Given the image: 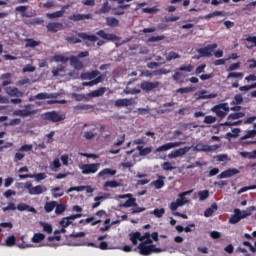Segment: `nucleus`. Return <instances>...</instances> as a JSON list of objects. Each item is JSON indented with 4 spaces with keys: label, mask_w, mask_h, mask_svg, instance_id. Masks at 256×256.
Wrapping results in <instances>:
<instances>
[{
    "label": "nucleus",
    "mask_w": 256,
    "mask_h": 256,
    "mask_svg": "<svg viewBox=\"0 0 256 256\" xmlns=\"http://www.w3.org/2000/svg\"><path fill=\"white\" fill-rule=\"evenodd\" d=\"M25 47H31V48H35V47H39V45H41V41H37L33 38H26L25 39Z\"/></svg>",
    "instance_id": "obj_34"
},
{
    "label": "nucleus",
    "mask_w": 256,
    "mask_h": 256,
    "mask_svg": "<svg viewBox=\"0 0 256 256\" xmlns=\"http://www.w3.org/2000/svg\"><path fill=\"white\" fill-rule=\"evenodd\" d=\"M65 41L72 45H77V43H81V39H79L75 36H68V37H66Z\"/></svg>",
    "instance_id": "obj_55"
},
{
    "label": "nucleus",
    "mask_w": 256,
    "mask_h": 256,
    "mask_svg": "<svg viewBox=\"0 0 256 256\" xmlns=\"http://www.w3.org/2000/svg\"><path fill=\"white\" fill-rule=\"evenodd\" d=\"M5 93L10 97H23V92L19 91L17 87H6Z\"/></svg>",
    "instance_id": "obj_24"
},
{
    "label": "nucleus",
    "mask_w": 256,
    "mask_h": 256,
    "mask_svg": "<svg viewBox=\"0 0 256 256\" xmlns=\"http://www.w3.org/2000/svg\"><path fill=\"white\" fill-rule=\"evenodd\" d=\"M191 148L185 146L184 148H179L174 151H172L170 154H168L169 159H177V157H183V155H187L189 153V150Z\"/></svg>",
    "instance_id": "obj_14"
},
{
    "label": "nucleus",
    "mask_w": 256,
    "mask_h": 256,
    "mask_svg": "<svg viewBox=\"0 0 256 256\" xmlns=\"http://www.w3.org/2000/svg\"><path fill=\"white\" fill-rule=\"evenodd\" d=\"M161 167L163 171H173L176 169L175 162H163Z\"/></svg>",
    "instance_id": "obj_44"
},
{
    "label": "nucleus",
    "mask_w": 256,
    "mask_h": 256,
    "mask_svg": "<svg viewBox=\"0 0 256 256\" xmlns=\"http://www.w3.org/2000/svg\"><path fill=\"white\" fill-rule=\"evenodd\" d=\"M254 137H256V130H248L240 139L241 141H245V139H253Z\"/></svg>",
    "instance_id": "obj_53"
},
{
    "label": "nucleus",
    "mask_w": 256,
    "mask_h": 256,
    "mask_svg": "<svg viewBox=\"0 0 256 256\" xmlns=\"http://www.w3.org/2000/svg\"><path fill=\"white\" fill-rule=\"evenodd\" d=\"M217 49V43L209 44L203 48L197 50L200 57H213V51Z\"/></svg>",
    "instance_id": "obj_10"
},
{
    "label": "nucleus",
    "mask_w": 256,
    "mask_h": 256,
    "mask_svg": "<svg viewBox=\"0 0 256 256\" xmlns=\"http://www.w3.org/2000/svg\"><path fill=\"white\" fill-rule=\"evenodd\" d=\"M16 209L18 211H29V213H37V210L34 207H31L25 203L18 204Z\"/></svg>",
    "instance_id": "obj_30"
},
{
    "label": "nucleus",
    "mask_w": 256,
    "mask_h": 256,
    "mask_svg": "<svg viewBox=\"0 0 256 256\" xmlns=\"http://www.w3.org/2000/svg\"><path fill=\"white\" fill-rule=\"evenodd\" d=\"M152 184L156 189H163L165 187V176H159L156 181H153Z\"/></svg>",
    "instance_id": "obj_35"
},
{
    "label": "nucleus",
    "mask_w": 256,
    "mask_h": 256,
    "mask_svg": "<svg viewBox=\"0 0 256 256\" xmlns=\"http://www.w3.org/2000/svg\"><path fill=\"white\" fill-rule=\"evenodd\" d=\"M96 35H98V37H101V39H105V41H121V37L115 34L106 33L105 30L97 31Z\"/></svg>",
    "instance_id": "obj_13"
},
{
    "label": "nucleus",
    "mask_w": 256,
    "mask_h": 256,
    "mask_svg": "<svg viewBox=\"0 0 256 256\" xmlns=\"http://www.w3.org/2000/svg\"><path fill=\"white\" fill-rule=\"evenodd\" d=\"M160 86H161V82L159 81H154V82L144 81V82H141L140 89H142V91H145V93H150V91H153L154 89H159Z\"/></svg>",
    "instance_id": "obj_11"
},
{
    "label": "nucleus",
    "mask_w": 256,
    "mask_h": 256,
    "mask_svg": "<svg viewBox=\"0 0 256 256\" xmlns=\"http://www.w3.org/2000/svg\"><path fill=\"white\" fill-rule=\"evenodd\" d=\"M41 117L44 121H51V123H59L61 121H65V115L59 114L57 111L42 113Z\"/></svg>",
    "instance_id": "obj_2"
},
{
    "label": "nucleus",
    "mask_w": 256,
    "mask_h": 256,
    "mask_svg": "<svg viewBox=\"0 0 256 256\" xmlns=\"http://www.w3.org/2000/svg\"><path fill=\"white\" fill-rule=\"evenodd\" d=\"M217 93L207 94V90H202L199 93V99H215Z\"/></svg>",
    "instance_id": "obj_38"
},
{
    "label": "nucleus",
    "mask_w": 256,
    "mask_h": 256,
    "mask_svg": "<svg viewBox=\"0 0 256 256\" xmlns=\"http://www.w3.org/2000/svg\"><path fill=\"white\" fill-rule=\"evenodd\" d=\"M141 243H144L145 245H151L153 241H159V233L158 232H153L152 234L150 232L144 233L142 235Z\"/></svg>",
    "instance_id": "obj_12"
},
{
    "label": "nucleus",
    "mask_w": 256,
    "mask_h": 256,
    "mask_svg": "<svg viewBox=\"0 0 256 256\" xmlns=\"http://www.w3.org/2000/svg\"><path fill=\"white\" fill-rule=\"evenodd\" d=\"M70 65L71 67H74L77 71H81L85 66L83 65V62L79 60V57L77 56H70L69 57Z\"/></svg>",
    "instance_id": "obj_17"
},
{
    "label": "nucleus",
    "mask_w": 256,
    "mask_h": 256,
    "mask_svg": "<svg viewBox=\"0 0 256 256\" xmlns=\"http://www.w3.org/2000/svg\"><path fill=\"white\" fill-rule=\"evenodd\" d=\"M141 232H131L129 234V239L133 245H137V241H141Z\"/></svg>",
    "instance_id": "obj_33"
},
{
    "label": "nucleus",
    "mask_w": 256,
    "mask_h": 256,
    "mask_svg": "<svg viewBox=\"0 0 256 256\" xmlns=\"http://www.w3.org/2000/svg\"><path fill=\"white\" fill-rule=\"evenodd\" d=\"M65 9H69V6H63L62 9L60 11H56L53 13H47L46 17L48 19H59V17H63V15H65Z\"/></svg>",
    "instance_id": "obj_26"
},
{
    "label": "nucleus",
    "mask_w": 256,
    "mask_h": 256,
    "mask_svg": "<svg viewBox=\"0 0 256 256\" xmlns=\"http://www.w3.org/2000/svg\"><path fill=\"white\" fill-rule=\"evenodd\" d=\"M195 91V88L193 87H185V88H179L176 90L177 93H193Z\"/></svg>",
    "instance_id": "obj_63"
},
{
    "label": "nucleus",
    "mask_w": 256,
    "mask_h": 256,
    "mask_svg": "<svg viewBox=\"0 0 256 256\" xmlns=\"http://www.w3.org/2000/svg\"><path fill=\"white\" fill-rule=\"evenodd\" d=\"M195 229V223H191V224H188V226L186 227H183L181 225H177L175 227L176 231H178V233H183V231H185V233H191V231H193V229Z\"/></svg>",
    "instance_id": "obj_29"
},
{
    "label": "nucleus",
    "mask_w": 256,
    "mask_h": 256,
    "mask_svg": "<svg viewBox=\"0 0 256 256\" xmlns=\"http://www.w3.org/2000/svg\"><path fill=\"white\" fill-rule=\"evenodd\" d=\"M219 207L217 206V203H213L209 208H207L204 211V217H213V213L217 211Z\"/></svg>",
    "instance_id": "obj_32"
},
{
    "label": "nucleus",
    "mask_w": 256,
    "mask_h": 256,
    "mask_svg": "<svg viewBox=\"0 0 256 256\" xmlns=\"http://www.w3.org/2000/svg\"><path fill=\"white\" fill-rule=\"evenodd\" d=\"M185 142H168L164 145L159 146L154 150V153H165V151H169L170 149H175V147H181V145H184Z\"/></svg>",
    "instance_id": "obj_9"
},
{
    "label": "nucleus",
    "mask_w": 256,
    "mask_h": 256,
    "mask_svg": "<svg viewBox=\"0 0 256 256\" xmlns=\"http://www.w3.org/2000/svg\"><path fill=\"white\" fill-rule=\"evenodd\" d=\"M59 191H61L60 187L52 188L51 193H52L54 199H59V197H63L65 195V192H63V191L59 192ZM57 192H59V193H57Z\"/></svg>",
    "instance_id": "obj_49"
},
{
    "label": "nucleus",
    "mask_w": 256,
    "mask_h": 256,
    "mask_svg": "<svg viewBox=\"0 0 256 256\" xmlns=\"http://www.w3.org/2000/svg\"><path fill=\"white\" fill-rule=\"evenodd\" d=\"M46 29L49 33H57L58 31H63V23L50 22L46 25Z\"/></svg>",
    "instance_id": "obj_15"
},
{
    "label": "nucleus",
    "mask_w": 256,
    "mask_h": 256,
    "mask_svg": "<svg viewBox=\"0 0 256 256\" xmlns=\"http://www.w3.org/2000/svg\"><path fill=\"white\" fill-rule=\"evenodd\" d=\"M185 195H187V192L179 194L180 198H178L174 202L178 207H183V205H185L187 203V200H185Z\"/></svg>",
    "instance_id": "obj_43"
},
{
    "label": "nucleus",
    "mask_w": 256,
    "mask_h": 256,
    "mask_svg": "<svg viewBox=\"0 0 256 256\" xmlns=\"http://www.w3.org/2000/svg\"><path fill=\"white\" fill-rule=\"evenodd\" d=\"M20 179H36V181H43L47 179V174L38 173V174H20Z\"/></svg>",
    "instance_id": "obj_16"
},
{
    "label": "nucleus",
    "mask_w": 256,
    "mask_h": 256,
    "mask_svg": "<svg viewBox=\"0 0 256 256\" xmlns=\"http://www.w3.org/2000/svg\"><path fill=\"white\" fill-rule=\"evenodd\" d=\"M235 175H239V170L236 168H230L219 174L218 179H227L228 177H235Z\"/></svg>",
    "instance_id": "obj_18"
},
{
    "label": "nucleus",
    "mask_w": 256,
    "mask_h": 256,
    "mask_svg": "<svg viewBox=\"0 0 256 256\" xmlns=\"http://www.w3.org/2000/svg\"><path fill=\"white\" fill-rule=\"evenodd\" d=\"M117 175V170L111 168H104L98 173V177H102L103 179H107V177H114Z\"/></svg>",
    "instance_id": "obj_23"
},
{
    "label": "nucleus",
    "mask_w": 256,
    "mask_h": 256,
    "mask_svg": "<svg viewBox=\"0 0 256 256\" xmlns=\"http://www.w3.org/2000/svg\"><path fill=\"white\" fill-rule=\"evenodd\" d=\"M166 61H173V59H181V55L175 51H170L169 53L164 54Z\"/></svg>",
    "instance_id": "obj_41"
},
{
    "label": "nucleus",
    "mask_w": 256,
    "mask_h": 256,
    "mask_svg": "<svg viewBox=\"0 0 256 256\" xmlns=\"http://www.w3.org/2000/svg\"><path fill=\"white\" fill-rule=\"evenodd\" d=\"M243 117H245V112H235V113H231L228 117H227V119H228V121H235V120H237V119H241V118H243Z\"/></svg>",
    "instance_id": "obj_42"
},
{
    "label": "nucleus",
    "mask_w": 256,
    "mask_h": 256,
    "mask_svg": "<svg viewBox=\"0 0 256 256\" xmlns=\"http://www.w3.org/2000/svg\"><path fill=\"white\" fill-rule=\"evenodd\" d=\"M224 16H225V12L216 10L210 14L203 16L202 19L208 20V19H213V17H224Z\"/></svg>",
    "instance_id": "obj_36"
},
{
    "label": "nucleus",
    "mask_w": 256,
    "mask_h": 256,
    "mask_svg": "<svg viewBox=\"0 0 256 256\" xmlns=\"http://www.w3.org/2000/svg\"><path fill=\"white\" fill-rule=\"evenodd\" d=\"M100 163L84 164L80 166L83 175H93L99 171Z\"/></svg>",
    "instance_id": "obj_8"
},
{
    "label": "nucleus",
    "mask_w": 256,
    "mask_h": 256,
    "mask_svg": "<svg viewBox=\"0 0 256 256\" xmlns=\"http://www.w3.org/2000/svg\"><path fill=\"white\" fill-rule=\"evenodd\" d=\"M221 145L220 144H215V145H207L203 143H198L194 147V151L198 152H203V153H213L214 151H217V149H220Z\"/></svg>",
    "instance_id": "obj_6"
},
{
    "label": "nucleus",
    "mask_w": 256,
    "mask_h": 256,
    "mask_svg": "<svg viewBox=\"0 0 256 256\" xmlns=\"http://www.w3.org/2000/svg\"><path fill=\"white\" fill-rule=\"evenodd\" d=\"M55 207H57V202L56 201H50V202H46L44 209L46 213H51V211H53V209H55Z\"/></svg>",
    "instance_id": "obj_45"
},
{
    "label": "nucleus",
    "mask_w": 256,
    "mask_h": 256,
    "mask_svg": "<svg viewBox=\"0 0 256 256\" xmlns=\"http://www.w3.org/2000/svg\"><path fill=\"white\" fill-rule=\"evenodd\" d=\"M24 189L28 190L29 195H42L47 191V187L41 185L33 186L31 182H26Z\"/></svg>",
    "instance_id": "obj_5"
},
{
    "label": "nucleus",
    "mask_w": 256,
    "mask_h": 256,
    "mask_svg": "<svg viewBox=\"0 0 256 256\" xmlns=\"http://www.w3.org/2000/svg\"><path fill=\"white\" fill-rule=\"evenodd\" d=\"M99 75H101V72H99V70H94V71H91V72L82 73L80 75V78L83 81H87V79H89L90 81H93L96 77H99Z\"/></svg>",
    "instance_id": "obj_19"
},
{
    "label": "nucleus",
    "mask_w": 256,
    "mask_h": 256,
    "mask_svg": "<svg viewBox=\"0 0 256 256\" xmlns=\"http://www.w3.org/2000/svg\"><path fill=\"white\" fill-rule=\"evenodd\" d=\"M241 157H244V159H256V150H253L252 152L243 151L240 152Z\"/></svg>",
    "instance_id": "obj_48"
},
{
    "label": "nucleus",
    "mask_w": 256,
    "mask_h": 256,
    "mask_svg": "<svg viewBox=\"0 0 256 256\" xmlns=\"http://www.w3.org/2000/svg\"><path fill=\"white\" fill-rule=\"evenodd\" d=\"M140 255H151V253H161V248H157L155 244L147 245L145 243H140L138 245Z\"/></svg>",
    "instance_id": "obj_3"
},
{
    "label": "nucleus",
    "mask_w": 256,
    "mask_h": 256,
    "mask_svg": "<svg viewBox=\"0 0 256 256\" xmlns=\"http://www.w3.org/2000/svg\"><path fill=\"white\" fill-rule=\"evenodd\" d=\"M95 131H96V128H92L90 131L84 132V137L88 141H91V139H95V137H97V132Z\"/></svg>",
    "instance_id": "obj_46"
},
{
    "label": "nucleus",
    "mask_w": 256,
    "mask_h": 256,
    "mask_svg": "<svg viewBox=\"0 0 256 256\" xmlns=\"http://www.w3.org/2000/svg\"><path fill=\"white\" fill-rule=\"evenodd\" d=\"M65 205L56 203L55 206V213L56 215H61L62 213H65Z\"/></svg>",
    "instance_id": "obj_58"
},
{
    "label": "nucleus",
    "mask_w": 256,
    "mask_h": 256,
    "mask_svg": "<svg viewBox=\"0 0 256 256\" xmlns=\"http://www.w3.org/2000/svg\"><path fill=\"white\" fill-rule=\"evenodd\" d=\"M135 198H129L121 205V207L128 208V207H137V203H135Z\"/></svg>",
    "instance_id": "obj_51"
},
{
    "label": "nucleus",
    "mask_w": 256,
    "mask_h": 256,
    "mask_svg": "<svg viewBox=\"0 0 256 256\" xmlns=\"http://www.w3.org/2000/svg\"><path fill=\"white\" fill-rule=\"evenodd\" d=\"M18 151H21V152H29V151H33V146L31 144H25V145H22Z\"/></svg>",
    "instance_id": "obj_64"
},
{
    "label": "nucleus",
    "mask_w": 256,
    "mask_h": 256,
    "mask_svg": "<svg viewBox=\"0 0 256 256\" xmlns=\"http://www.w3.org/2000/svg\"><path fill=\"white\" fill-rule=\"evenodd\" d=\"M33 105L27 104L24 106L25 109H18L13 112L15 117H31V115H35L37 111L32 110Z\"/></svg>",
    "instance_id": "obj_7"
},
{
    "label": "nucleus",
    "mask_w": 256,
    "mask_h": 256,
    "mask_svg": "<svg viewBox=\"0 0 256 256\" xmlns=\"http://www.w3.org/2000/svg\"><path fill=\"white\" fill-rule=\"evenodd\" d=\"M216 121H217V118L215 116L208 115V116H205V118H204V123L206 125H211V124L215 123Z\"/></svg>",
    "instance_id": "obj_60"
},
{
    "label": "nucleus",
    "mask_w": 256,
    "mask_h": 256,
    "mask_svg": "<svg viewBox=\"0 0 256 256\" xmlns=\"http://www.w3.org/2000/svg\"><path fill=\"white\" fill-rule=\"evenodd\" d=\"M134 101L133 98H122L114 102L115 107H131Z\"/></svg>",
    "instance_id": "obj_20"
},
{
    "label": "nucleus",
    "mask_w": 256,
    "mask_h": 256,
    "mask_svg": "<svg viewBox=\"0 0 256 256\" xmlns=\"http://www.w3.org/2000/svg\"><path fill=\"white\" fill-rule=\"evenodd\" d=\"M241 103H243V96L241 94H236L232 101V105H241Z\"/></svg>",
    "instance_id": "obj_61"
},
{
    "label": "nucleus",
    "mask_w": 256,
    "mask_h": 256,
    "mask_svg": "<svg viewBox=\"0 0 256 256\" xmlns=\"http://www.w3.org/2000/svg\"><path fill=\"white\" fill-rule=\"evenodd\" d=\"M229 111L230 108L227 103H220L211 108V112L215 113L216 117H219V119H225L229 114Z\"/></svg>",
    "instance_id": "obj_1"
},
{
    "label": "nucleus",
    "mask_w": 256,
    "mask_h": 256,
    "mask_svg": "<svg viewBox=\"0 0 256 256\" xmlns=\"http://www.w3.org/2000/svg\"><path fill=\"white\" fill-rule=\"evenodd\" d=\"M129 7H131L130 4L118 5L116 7H113L112 8L113 15H116V16L125 15V9H129Z\"/></svg>",
    "instance_id": "obj_25"
},
{
    "label": "nucleus",
    "mask_w": 256,
    "mask_h": 256,
    "mask_svg": "<svg viewBox=\"0 0 256 256\" xmlns=\"http://www.w3.org/2000/svg\"><path fill=\"white\" fill-rule=\"evenodd\" d=\"M15 243H17V239L15 238V236H9L6 239V246L7 247H13V245H15Z\"/></svg>",
    "instance_id": "obj_62"
},
{
    "label": "nucleus",
    "mask_w": 256,
    "mask_h": 256,
    "mask_svg": "<svg viewBox=\"0 0 256 256\" xmlns=\"http://www.w3.org/2000/svg\"><path fill=\"white\" fill-rule=\"evenodd\" d=\"M106 25H108V27H119V19L115 17H106Z\"/></svg>",
    "instance_id": "obj_37"
},
{
    "label": "nucleus",
    "mask_w": 256,
    "mask_h": 256,
    "mask_svg": "<svg viewBox=\"0 0 256 256\" xmlns=\"http://www.w3.org/2000/svg\"><path fill=\"white\" fill-rule=\"evenodd\" d=\"M45 239V234L43 233H35L32 237V243H41Z\"/></svg>",
    "instance_id": "obj_50"
},
{
    "label": "nucleus",
    "mask_w": 256,
    "mask_h": 256,
    "mask_svg": "<svg viewBox=\"0 0 256 256\" xmlns=\"http://www.w3.org/2000/svg\"><path fill=\"white\" fill-rule=\"evenodd\" d=\"M153 75H158V76H161V75H168V73H171V70H167L165 68H160L158 70H154L153 72Z\"/></svg>",
    "instance_id": "obj_57"
},
{
    "label": "nucleus",
    "mask_w": 256,
    "mask_h": 256,
    "mask_svg": "<svg viewBox=\"0 0 256 256\" xmlns=\"http://www.w3.org/2000/svg\"><path fill=\"white\" fill-rule=\"evenodd\" d=\"M152 215H155L158 219H161L165 215V208H156L153 210Z\"/></svg>",
    "instance_id": "obj_54"
},
{
    "label": "nucleus",
    "mask_w": 256,
    "mask_h": 256,
    "mask_svg": "<svg viewBox=\"0 0 256 256\" xmlns=\"http://www.w3.org/2000/svg\"><path fill=\"white\" fill-rule=\"evenodd\" d=\"M251 213H247V211H241L238 208L234 209V214L229 218L230 225H237L241 221V219H246V217H249Z\"/></svg>",
    "instance_id": "obj_4"
},
{
    "label": "nucleus",
    "mask_w": 256,
    "mask_h": 256,
    "mask_svg": "<svg viewBox=\"0 0 256 256\" xmlns=\"http://www.w3.org/2000/svg\"><path fill=\"white\" fill-rule=\"evenodd\" d=\"M89 109H94V106L90 104H78L74 106L75 111H89Z\"/></svg>",
    "instance_id": "obj_40"
},
{
    "label": "nucleus",
    "mask_w": 256,
    "mask_h": 256,
    "mask_svg": "<svg viewBox=\"0 0 256 256\" xmlns=\"http://www.w3.org/2000/svg\"><path fill=\"white\" fill-rule=\"evenodd\" d=\"M105 91H107V89L105 87H101L97 90L89 92L87 97H103V95H105Z\"/></svg>",
    "instance_id": "obj_28"
},
{
    "label": "nucleus",
    "mask_w": 256,
    "mask_h": 256,
    "mask_svg": "<svg viewBox=\"0 0 256 256\" xmlns=\"http://www.w3.org/2000/svg\"><path fill=\"white\" fill-rule=\"evenodd\" d=\"M103 187L105 188L110 187V189H117V187H121V183L117 182V180H110V181H106Z\"/></svg>",
    "instance_id": "obj_39"
},
{
    "label": "nucleus",
    "mask_w": 256,
    "mask_h": 256,
    "mask_svg": "<svg viewBox=\"0 0 256 256\" xmlns=\"http://www.w3.org/2000/svg\"><path fill=\"white\" fill-rule=\"evenodd\" d=\"M111 10L113 11V8H111L109 6V2L106 1L103 3L102 7L99 10L95 11V13H96V15H105V14L109 13V11H111Z\"/></svg>",
    "instance_id": "obj_27"
},
{
    "label": "nucleus",
    "mask_w": 256,
    "mask_h": 256,
    "mask_svg": "<svg viewBox=\"0 0 256 256\" xmlns=\"http://www.w3.org/2000/svg\"><path fill=\"white\" fill-rule=\"evenodd\" d=\"M54 61H56V63H67V61H69V57L64 55H55Z\"/></svg>",
    "instance_id": "obj_56"
},
{
    "label": "nucleus",
    "mask_w": 256,
    "mask_h": 256,
    "mask_svg": "<svg viewBox=\"0 0 256 256\" xmlns=\"http://www.w3.org/2000/svg\"><path fill=\"white\" fill-rule=\"evenodd\" d=\"M40 225L45 233H48V235H51L53 233V225L45 222H40Z\"/></svg>",
    "instance_id": "obj_47"
},
{
    "label": "nucleus",
    "mask_w": 256,
    "mask_h": 256,
    "mask_svg": "<svg viewBox=\"0 0 256 256\" xmlns=\"http://www.w3.org/2000/svg\"><path fill=\"white\" fill-rule=\"evenodd\" d=\"M136 150L139 151L140 157H145L146 155H149L153 151V147H146L143 146H137Z\"/></svg>",
    "instance_id": "obj_31"
},
{
    "label": "nucleus",
    "mask_w": 256,
    "mask_h": 256,
    "mask_svg": "<svg viewBox=\"0 0 256 256\" xmlns=\"http://www.w3.org/2000/svg\"><path fill=\"white\" fill-rule=\"evenodd\" d=\"M199 201H205L206 199H209V191L204 190L200 191L198 193Z\"/></svg>",
    "instance_id": "obj_59"
},
{
    "label": "nucleus",
    "mask_w": 256,
    "mask_h": 256,
    "mask_svg": "<svg viewBox=\"0 0 256 256\" xmlns=\"http://www.w3.org/2000/svg\"><path fill=\"white\" fill-rule=\"evenodd\" d=\"M77 37H79L83 41H90L91 43H95V41H99V38L97 36L87 34L86 32H78Z\"/></svg>",
    "instance_id": "obj_22"
},
{
    "label": "nucleus",
    "mask_w": 256,
    "mask_h": 256,
    "mask_svg": "<svg viewBox=\"0 0 256 256\" xmlns=\"http://www.w3.org/2000/svg\"><path fill=\"white\" fill-rule=\"evenodd\" d=\"M244 74L242 72H230L227 75V79H243Z\"/></svg>",
    "instance_id": "obj_52"
},
{
    "label": "nucleus",
    "mask_w": 256,
    "mask_h": 256,
    "mask_svg": "<svg viewBox=\"0 0 256 256\" xmlns=\"http://www.w3.org/2000/svg\"><path fill=\"white\" fill-rule=\"evenodd\" d=\"M68 19L69 21H85V19H93V14H73Z\"/></svg>",
    "instance_id": "obj_21"
}]
</instances>
